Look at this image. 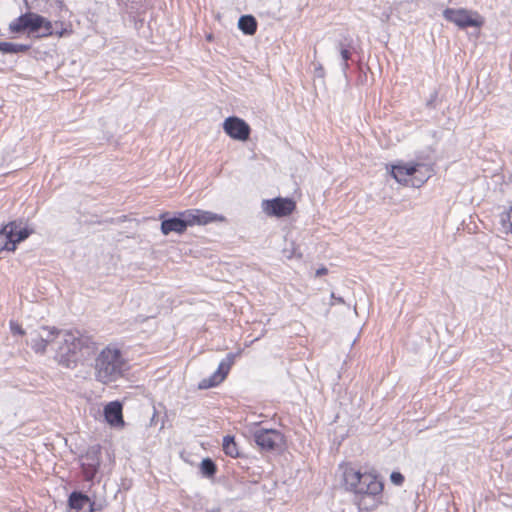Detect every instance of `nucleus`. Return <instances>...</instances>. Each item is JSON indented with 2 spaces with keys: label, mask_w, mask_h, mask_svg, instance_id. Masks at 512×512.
<instances>
[{
  "label": "nucleus",
  "mask_w": 512,
  "mask_h": 512,
  "mask_svg": "<svg viewBox=\"0 0 512 512\" xmlns=\"http://www.w3.org/2000/svg\"><path fill=\"white\" fill-rule=\"evenodd\" d=\"M331 298L335 299L338 303H344V299L342 297H336L334 293L331 294Z\"/></svg>",
  "instance_id": "obj_30"
},
{
  "label": "nucleus",
  "mask_w": 512,
  "mask_h": 512,
  "mask_svg": "<svg viewBox=\"0 0 512 512\" xmlns=\"http://www.w3.org/2000/svg\"><path fill=\"white\" fill-rule=\"evenodd\" d=\"M99 449L92 448L83 457L82 469L86 480H92L100 466Z\"/></svg>",
  "instance_id": "obj_12"
},
{
  "label": "nucleus",
  "mask_w": 512,
  "mask_h": 512,
  "mask_svg": "<svg viewBox=\"0 0 512 512\" xmlns=\"http://www.w3.org/2000/svg\"><path fill=\"white\" fill-rule=\"evenodd\" d=\"M500 223L505 233L512 234V206L500 215Z\"/></svg>",
  "instance_id": "obj_20"
},
{
  "label": "nucleus",
  "mask_w": 512,
  "mask_h": 512,
  "mask_svg": "<svg viewBox=\"0 0 512 512\" xmlns=\"http://www.w3.org/2000/svg\"><path fill=\"white\" fill-rule=\"evenodd\" d=\"M93 368L95 379L102 384H109L124 375L128 364L118 348L107 346L96 356Z\"/></svg>",
  "instance_id": "obj_2"
},
{
  "label": "nucleus",
  "mask_w": 512,
  "mask_h": 512,
  "mask_svg": "<svg viewBox=\"0 0 512 512\" xmlns=\"http://www.w3.org/2000/svg\"><path fill=\"white\" fill-rule=\"evenodd\" d=\"M52 25H54V29H56V30H61V28H65L64 24L61 22H55V23H52Z\"/></svg>",
  "instance_id": "obj_29"
},
{
  "label": "nucleus",
  "mask_w": 512,
  "mask_h": 512,
  "mask_svg": "<svg viewBox=\"0 0 512 512\" xmlns=\"http://www.w3.org/2000/svg\"><path fill=\"white\" fill-rule=\"evenodd\" d=\"M437 98H438V92L437 91H433L431 93L429 99L426 102V106L428 108H435L436 107Z\"/></svg>",
  "instance_id": "obj_24"
},
{
  "label": "nucleus",
  "mask_w": 512,
  "mask_h": 512,
  "mask_svg": "<svg viewBox=\"0 0 512 512\" xmlns=\"http://www.w3.org/2000/svg\"><path fill=\"white\" fill-rule=\"evenodd\" d=\"M223 130L232 139L246 141L250 136V126L241 118L231 116L225 119Z\"/></svg>",
  "instance_id": "obj_11"
},
{
  "label": "nucleus",
  "mask_w": 512,
  "mask_h": 512,
  "mask_svg": "<svg viewBox=\"0 0 512 512\" xmlns=\"http://www.w3.org/2000/svg\"><path fill=\"white\" fill-rule=\"evenodd\" d=\"M239 29L247 35H253L257 30V21L252 15H243L238 21Z\"/></svg>",
  "instance_id": "obj_16"
},
{
  "label": "nucleus",
  "mask_w": 512,
  "mask_h": 512,
  "mask_svg": "<svg viewBox=\"0 0 512 512\" xmlns=\"http://www.w3.org/2000/svg\"><path fill=\"white\" fill-rule=\"evenodd\" d=\"M30 49V45L18 44L12 42H0V52L4 54H17L26 52Z\"/></svg>",
  "instance_id": "obj_18"
},
{
  "label": "nucleus",
  "mask_w": 512,
  "mask_h": 512,
  "mask_svg": "<svg viewBox=\"0 0 512 512\" xmlns=\"http://www.w3.org/2000/svg\"><path fill=\"white\" fill-rule=\"evenodd\" d=\"M10 329H11L12 334H14V335L22 336L25 334V331L23 330V328L15 321L10 322Z\"/></svg>",
  "instance_id": "obj_22"
},
{
  "label": "nucleus",
  "mask_w": 512,
  "mask_h": 512,
  "mask_svg": "<svg viewBox=\"0 0 512 512\" xmlns=\"http://www.w3.org/2000/svg\"><path fill=\"white\" fill-rule=\"evenodd\" d=\"M351 39H346L345 42L339 41L337 44V49L340 53V56L342 58V70L345 72L349 68L348 61L351 58Z\"/></svg>",
  "instance_id": "obj_17"
},
{
  "label": "nucleus",
  "mask_w": 512,
  "mask_h": 512,
  "mask_svg": "<svg viewBox=\"0 0 512 512\" xmlns=\"http://www.w3.org/2000/svg\"><path fill=\"white\" fill-rule=\"evenodd\" d=\"M224 220L225 218L222 215L200 209H189L180 212L178 216L163 219L161 222V232L164 235H168L171 232L182 234L189 226L206 225L211 222H222Z\"/></svg>",
  "instance_id": "obj_3"
},
{
  "label": "nucleus",
  "mask_w": 512,
  "mask_h": 512,
  "mask_svg": "<svg viewBox=\"0 0 512 512\" xmlns=\"http://www.w3.org/2000/svg\"><path fill=\"white\" fill-rule=\"evenodd\" d=\"M30 344L36 353H44L50 344H55L56 361L66 367L73 368L77 362L90 355L96 348L93 339L80 331L57 330L56 328L41 327L31 334Z\"/></svg>",
  "instance_id": "obj_1"
},
{
  "label": "nucleus",
  "mask_w": 512,
  "mask_h": 512,
  "mask_svg": "<svg viewBox=\"0 0 512 512\" xmlns=\"http://www.w3.org/2000/svg\"><path fill=\"white\" fill-rule=\"evenodd\" d=\"M32 230L22 225V222H10L0 230V253L4 250L15 251L16 245L29 237Z\"/></svg>",
  "instance_id": "obj_6"
},
{
  "label": "nucleus",
  "mask_w": 512,
  "mask_h": 512,
  "mask_svg": "<svg viewBox=\"0 0 512 512\" xmlns=\"http://www.w3.org/2000/svg\"><path fill=\"white\" fill-rule=\"evenodd\" d=\"M9 29L13 33L27 31L29 34L36 35L37 37H48L52 35L62 37L70 33L67 28H61V30L54 29V25H52L51 21L33 12L20 15L10 23Z\"/></svg>",
  "instance_id": "obj_4"
},
{
  "label": "nucleus",
  "mask_w": 512,
  "mask_h": 512,
  "mask_svg": "<svg viewBox=\"0 0 512 512\" xmlns=\"http://www.w3.org/2000/svg\"><path fill=\"white\" fill-rule=\"evenodd\" d=\"M421 168H425V165L420 163L405 165L399 164L392 167L391 174L397 182L402 183L407 181V176H412L420 172Z\"/></svg>",
  "instance_id": "obj_15"
},
{
  "label": "nucleus",
  "mask_w": 512,
  "mask_h": 512,
  "mask_svg": "<svg viewBox=\"0 0 512 512\" xmlns=\"http://www.w3.org/2000/svg\"><path fill=\"white\" fill-rule=\"evenodd\" d=\"M315 73L319 77H324V69H323V67L321 65H318V67H316V69H315Z\"/></svg>",
  "instance_id": "obj_27"
},
{
  "label": "nucleus",
  "mask_w": 512,
  "mask_h": 512,
  "mask_svg": "<svg viewBox=\"0 0 512 512\" xmlns=\"http://www.w3.org/2000/svg\"><path fill=\"white\" fill-rule=\"evenodd\" d=\"M120 3H126V0H118Z\"/></svg>",
  "instance_id": "obj_31"
},
{
  "label": "nucleus",
  "mask_w": 512,
  "mask_h": 512,
  "mask_svg": "<svg viewBox=\"0 0 512 512\" xmlns=\"http://www.w3.org/2000/svg\"><path fill=\"white\" fill-rule=\"evenodd\" d=\"M430 175H427V176H424V177H421V178H417L415 177L414 181H413V185L414 186H421L428 178H429Z\"/></svg>",
  "instance_id": "obj_25"
},
{
  "label": "nucleus",
  "mask_w": 512,
  "mask_h": 512,
  "mask_svg": "<svg viewBox=\"0 0 512 512\" xmlns=\"http://www.w3.org/2000/svg\"><path fill=\"white\" fill-rule=\"evenodd\" d=\"M252 435L257 446L263 451H274L284 444L283 434L276 429L256 427Z\"/></svg>",
  "instance_id": "obj_8"
},
{
  "label": "nucleus",
  "mask_w": 512,
  "mask_h": 512,
  "mask_svg": "<svg viewBox=\"0 0 512 512\" xmlns=\"http://www.w3.org/2000/svg\"><path fill=\"white\" fill-rule=\"evenodd\" d=\"M262 208L267 215L285 217L295 210L296 204L290 198L277 197L271 200H264Z\"/></svg>",
  "instance_id": "obj_9"
},
{
  "label": "nucleus",
  "mask_w": 512,
  "mask_h": 512,
  "mask_svg": "<svg viewBox=\"0 0 512 512\" xmlns=\"http://www.w3.org/2000/svg\"><path fill=\"white\" fill-rule=\"evenodd\" d=\"M200 468L202 474L208 477L213 476L217 470L215 463L210 458L203 459Z\"/></svg>",
  "instance_id": "obj_21"
},
{
  "label": "nucleus",
  "mask_w": 512,
  "mask_h": 512,
  "mask_svg": "<svg viewBox=\"0 0 512 512\" xmlns=\"http://www.w3.org/2000/svg\"><path fill=\"white\" fill-rule=\"evenodd\" d=\"M123 406L119 401H112L104 407V417L106 421L114 427L124 426Z\"/></svg>",
  "instance_id": "obj_13"
},
{
  "label": "nucleus",
  "mask_w": 512,
  "mask_h": 512,
  "mask_svg": "<svg viewBox=\"0 0 512 512\" xmlns=\"http://www.w3.org/2000/svg\"><path fill=\"white\" fill-rule=\"evenodd\" d=\"M391 482L396 485H401L404 482V476L399 472H393L390 476Z\"/></svg>",
  "instance_id": "obj_23"
},
{
  "label": "nucleus",
  "mask_w": 512,
  "mask_h": 512,
  "mask_svg": "<svg viewBox=\"0 0 512 512\" xmlns=\"http://www.w3.org/2000/svg\"><path fill=\"white\" fill-rule=\"evenodd\" d=\"M346 489L360 495H377L382 492L383 484L372 473H361L353 468H346L343 473Z\"/></svg>",
  "instance_id": "obj_5"
},
{
  "label": "nucleus",
  "mask_w": 512,
  "mask_h": 512,
  "mask_svg": "<svg viewBox=\"0 0 512 512\" xmlns=\"http://www.w3.org/2000/svg\"><path fill=\"white\" fill-rule=\"evenodd\" d=\"M236 355L233 353L227 354L226 358L223 359L218 366V369L209 377L204 378L199 383L200 389H208L220 384L228 375L231 366L234 363Z\"/></svg>",
  "instance_id": "obj_10"
},
{
  "label": "nucleus",
  "mask_w": 512,
  "mask_h": 512,
  "mask_svg": "<svg viewBox=\"0 0 512 512\" xmlns=\"http://www.w3.org/2000/svg\"><path fill=\"white\" fill-rule=\"evenodd\" d=\"M443 17L460 29L468 27L480 28L485 22L484 18L477 11L465 8H446L443 11Z\"/></svg>",
  "instance_id": "obj_7"
},
{
  "label": "nucleus",
  "mask_w": 512,
  "mask_h": 512,
  "mask_svg": "<svg viewBox=\"0 0 512 512\" xmlns=\"http://www.w3.org/2000/svg\"><path fill=\"white\" fill-rule=\"evenodd\" d=\"M156 417H157V411H156V409L154 408V409H153V415H152V417H151V419H150V422H149V426H152V425H154V424H155V419H156Z\"/></svg>",
  "instance_id": "obj_28"
},
{
  "label": "nucleus",
  "mask_w": 512,
  "mask_h": 512,
  "mask_svg": "<svg viewBox=\"0 0 512 512\" xmlns=\"http://www.w3.org/2000/svg\"><path fill=\"white\" fill-rule=\"evenodd\" d=\"M70 512H92V503L88 496L81 492H73L69 497Z\"/></svg>",
  "instance_id": "obj_14"
},
{
  "label": "nucleus",
  "mask_w": 512,
  "mask_h": 512,
  "mask_svg": "<svg viewBox=\"0 0 512 512\" xmlns=\"http://www.w3.org/2000/svg\"><path fill=\"white\" fill-rule=\"evenodd\" d=\"M223 451L230 457H237L239 455L237 444L233 436L227 435L223 438Z\"/></svg>",
  "instance_id": "obj_19"
},
{
  "label": "nucleus",
  "mask_w": 512,
  "mask_h": 512,
  "mask_svg": "<svg viewBox=\"0 0 512 512\" xmlns=\"http://www.w3.org/2000/svg\"><path fill=\"white\" fill-rule=\"evenodd\" d=\"M327 273H328V269L326 267H321V268L316 270V276L317 277H320V276L325 275Z\"/></svg>",
  "instance_id": "obj_26"
}]
</instances>
